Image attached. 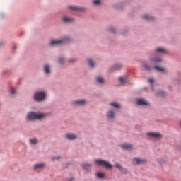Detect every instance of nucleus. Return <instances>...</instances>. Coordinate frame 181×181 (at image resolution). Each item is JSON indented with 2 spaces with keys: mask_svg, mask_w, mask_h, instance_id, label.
<instances>
[{
  "mask_svg": "<svg viewBox=\"0 0 181 181\" xmlns=\"http://www.w3.org/2000/svg\"><path fill=\"white\" fill-rule=\"evenodd\" d=\"M121 148H122V149H132V145L124 144L121 146Z\"/></svg>",
  "mask_w": 181,
  "mask_h": 181,
  "instance_id": "nucleus-12",
  "label": "nucleus"
},
{
  "mask_svg": "<svg viewBox=\"0 0 181 181\" xmlns=\"http://www.w3.org/2000/svg\"><path fill=\"white\" fill-rule=\"evenodd\" d=\"M88 63L90 67H94V66H95V63L93 61H92L91 59H88Z\"/></svg>",
  "mask_w": 181,
  "mask_h": 181,
  "instance_id": "nucleus-17",
  "label": "nucleus"
},
{
  "mask_svg": "<svg viewBox=\"0 0 181 181\" xmlns=\"http://www.w3.org/2000/svg\"><path fill=\"white\" fill-rule=\"evenodd\" d=\"M110 32L114 33V32H115V29H114V28H110Z\"/></svg>",
  "mask_w": 181,
  "mask_h": 181,
  "instance_id": "nucleus-35",
  "label": "nucleus"
},
{
  "mask_svg": "<svg viewBox=\"0 0 181 181\" xmlns=\"http://www.w3.org/2000/svg\"><path fill=\"white\" fill-rule=\"evenodd\" d=\"M119 83H121V84H125V83L127 82V78L120 77L119 78Z\"/></svg>",
  "mask_w": 181,
  "mask_h": 181,
  "instance_id": "nucleus-20",
  "label": "nucleus"
},
{
  "mask_svg": "<svg viewBox=\"0 0 181 181\" xmlns=\"http://www.w3.org/2000/svg\"><path fill=\"white\" fill-rule=\"evenodd\" d=\"M93 4H94V5H100V4H101V1H100V0H93Z\"/></svg>",
  "mask_w": 181,
  "mask_h": 181,
  "instance_id": "nucleus-28",
  "label": "nucleus"
},
{
  "mask_svg": "<svg viewBox=\"0 0 181 181\" xmlns=\"http://www.w3.org/2000/svg\"><path fill=\"white\" fill-rule=\"evenodd\" d=\"M69 9H71L72 11H81V8L74 6H69Z\"/></svg>",
  "mask_w": 181,
  "mask_h": 181,
  "instance_id": "nucleus-21",
  "label": "nucleus"
},
{
  "mask_svg": "<svg viewBox=\"0 0 181 181\" xmlns=\"http://www.w3.org/2000/svg\"><path fill=\"white\" fill-rule=\"evenodd\" d=\"M107 117H108L109 118H114V117H115V113H114V112H113L112 110H110V111L108 112V113H107Z\"/></svg>",
  "mask_w": 181,
  "mask_h": 181,
  "instance_id": "nucleus-22",
  "label": "nucleus"
},
{
  "mask_svg": "<svg viewBox=\"0 0 181 181\" xmlns=\"http://www.w3.org/2000/svg\"><path fill=\"white\" fill-rule=\"evenodd\" d=\"M45 98H46V93L45 92L39 91L35 95V100H36V101H43Z\"/></svg>",
  "mask_w": 181,
  "mask_h": 181,
  "instance_id": "nucleus-3",
  "label": "nucleus"
},
{
  "mask_svg": "<svg viewBox=\"0 0 181 181\" xmlns=\"http://www.w3.org/2000/svg\"><path fill=\"white\" fill-rule=\"evenodd\" d=\"M44 70L47 74H49V73H50V66H49V65H45L44 67Z\"/></svg>",
  "mask_w": 181,
  "mask_h": 181,
  "instance_id": "nucleus-18",
  "label": "nucleus"
},
{
  "mask_svg": "<svg viewBox=\"0 0 181 181\" xmlns=\"http://www.w3.org/2000/svg\"><path fill=\"white\" fill-rule=\"evenodd\" d=\"M66 43H70V38L65 37L59 40H51L50 46H57L59 45H66Z\"/></svg>",
  "mask_w": 181,
  "mask_h": 181,
  "instance_id": "nucleus-2",
  "label": "nucleus"
},
{
  "mask_svg": "<svg viewBox=\"0 0 181 181\" xmlns=\"http://www.w3.org/2000/svg\"><path fill=\"white\" fill-rule=\"evenodd\" d=\"M148 136H152V138H162V135L159 133H148Z\"/></svg>",
  "mask_w": 181,
  "mask_h": 181,
  "instance_id": "nucleus-7",
  "label": "nucleus"
},
{
  "mask_svg": "<svg viewBox=\"0 0 181 181\" xmlns=\"http://www.w3.org/2000/svg\"><path fill=\"white\" fill-rule=\"evenodd\" d=\"M95 176L98 179H104V177L105 176V173H104L103 172H97L95 173Z\"/></svg>",
  "mask_w": 181,
  "mask_h": 181,
  "instance_id": "nucleus-8",
  "label": "nucleus"
},
{
  "mask_svg": "<svg viewBox=\"0 0 181 181\" xmlns=\"http://www.w3.org/2000/svg\"><path fill=\"white\" fill-rule=\"evenodd\" d=\"M110 105L114 107V108H119V105H118L117 103H110Z\"/></svg>",
  "mask_w": 181,
  "mask_h": 181,
  "instance_id": "nucleus-25",
  "label": "nucleus"
},
{
  "mask_svg": "<svg viewBox=\"0 0 181 181\" xmlns=\"http://www.w3.org/2000/svg\"><path fill=\"white\" fill-rule=\"evenodd\" d=\"M83 169H85V170H90L91 169V164L88 163H83L81 165Z\"/></svg>",
  "mask_w": 181,
  "mask_h": 181,
  "instance_id": "nucleus-9",
  "label": "nucleus"
},
{
  "mask_svg": "<svg viewBox=\"0 0 181 181\" xmlns=\"http://www.w3.org/2000/svg\"><path fill=\"white\" fill-rule=\"evenodd\" d=\"M74 180V178H70L69 180H68V181H73Z\"/></svg>",
  "mask_w": 181,
  "mask_h": 181,
  "instance_id": "nucleus-38",
  "label": "nucleus"
},
{
  "mask_svg": "<svg viewBox=\"0 0 181 181\" xmlns=\"http://www.w3.org/2000/svg\"><path fill=\"white\" fill-rule=\"evenodd\" d=\"M66 138L68 139H76V138H77V136L75 134H69L66 135Z\"/></svg>",
  "mask_w": 181,
  "mask_h": 181,
  "instance_id": "nucleus-16",
  "label": "nucleus"
},
{
  "mask_svg": "<svg viewBox=\"0 0 181 181\" xmlns=\"http://www.w3.org/2000/svg\"><path fill=\"white\" fill-rule=\"evenodd\" d=\"M142 19H145L146 21H153V16L146 14L142 16Z\"/></svg>",
  "mask_w": 181,
  "mask_h": 181,
  "instance_id": "nucleus-10",
  "label": "nucleus"
},
{
  "mask_svg": "<svg viewBox=\"0 0 181 181\" xmlns=\"http://www.w3.org/2000/svg\"><path fill=\"white\" fill-rule=\"evenodd\" d=\"M62 21L64 22H74V20L72 18L69 17V16H64L62 18Z\"/></svg>",
  "mask_w": 181,
  "mask_h": 181,
  "instance_id": "nucleus-11",
  "label": "nucleus"
},
{
  "mask_svg": "<svg viewBox=\"0 0 181 181\" xmlns=\"http://www.w3.org/2000/svg\"><path fill=\"white\" fill-rule=\"evenodd\" d=\"M74 104H80L81 105H83V104H86V100H79L74 101Z\"/></svg>",
  "mask_w": 181,
  "mask_h": 181,
  "instance_id": "nucleus-14",
  "label": "nucleus"
},
{
  "mask_svg": "<svg viewBox=\"0 0 181 181\" xmlns=\"http://www.w3.org/2000/svg\"><path fill=\"white\" fill-rule=\"evenodd\" d=\"M146 160L144 158H134L132 160L133 165H142L145 163Z\"/></svg>",
  "mask_w": 181,
  "mask_h": 181,
  "instance_id": "nucleus-5",
  "label": "nucleus"
},
{
  "mask_svg": "<svg viewBox=\"0 0 181 181\" xmlns=\"http://www.w3.org/2000/svg\"><path fill=\"white\" fill-rule=\"evenodd\" d=\"M151 62L153 63H160V62H162V59L160 58H153L151 59Z\"/></svg>",
  "mask_w": 181,
  "mask_h": 181,
  "instance_id": "nucleus-23",
  "label": "nucleus"
},
{
  "mask_svg": "<svg viewBox=\"0 0 181 181\" xmlns=\"http://www.w3.org/2000/svg\"><path fill=\"white\" fill-rule=\"evenodd\" d=\"M64 62V58L59 59V63H60V64H63Z\"/></svg>",
  "mask_w": 181,
  "mask_h": 181,
  "instance_id": "nucleus-33",
  "label": "nucleus"
},
{
  "mask_svg": "<svg viewBox=\"0 0 181 181\" xmlns=\"http://www.w3.org/2000/svg\"><path fill=\"white\" fill-rule=\"evenodd\" d=\"M156 52H157L158 53H165L166 52V49L165 48H157L156 49Z\"/></svg>",
  "mask_w": 181,
  "mask_h": 181,
  "instance_id": "nucleus-19",
  "label": "nucleus"
},
{
  "mask_svg": "<svg viewBox=\"0 0 181 181\" xmlns=\"http://www.w3.org/2000/svg\"><path fill=\"white\" fill-rule=\"evenodd\" d=\"M122 69V64H117L113 66V70H121Z\"/></svg>",
  "mask_w": 181,
  "mask_h": 181,
  "instance_id": "nucleus-13",
  "label": "nucleus"
},
{
  "mask_svg": "<svg viewBox=\"0 0 181 181\" xmlns=\"http://www.w3.org/2000/svg\"><path fill=\"white\" fill-rule=\"evenodd\" d=\"M155 70H157L158 71H165V69L160 67V66H154Z\"/></svg>",
  "mask_w": 181,
  "mask_h": 181,
  "instance_id": "nucleus-27",
  "label": "nucleus"
},
{
  "mask_svg": "<svg viewBox=\"0 0 181 181\" xmlns=\"http://www.w3.org/2000/svg\"><path fill=\"white\" fill-rule=\"evenodd\" d=\"M158 94V95H160V97H165V92H163V91H162V90H159Z\"/></svg>",
  "mask_w": 181,
  "mask_h": 181,
  "instance_id": "nucleus-29",
  "label": "nucleus"
},
{
  "mask_svg": "<svg viewBox=\"0 0 181 181\" xmlns=\"http://www.w3.org/2000/svg\"><path fill=\"white\" fill-rule=\"evenodd\" d=\"M119 170H120L121 173H123L124 175H127V173H128V170L125 168L122 167Z\"/></svg>",
  "mask_w": 181,
  "mask_h": 181,
  "instance_id": "nucleus-24",
  "label": "nucleus"
},
{
  "mask_svg": "<svg viewBox=\"0 0 181 181\" xmlns=\"http://www.w3.org/2000/svg\"><path fill=\"white\" fill-rule=\"evenodd\" d=\"M70 63H73V62H74V59H71L69 60Z\"/></svg>",
  "mask_w": 181,
  "mask_h": 181,
  "instance_id": "nucleus-37",
  "label": "nucleus"
},
{
  "mask_svg": "<svg viewBox=\"0 0 181 181\" xmlns=\"http://www.w3.org/2000/svg\"><path fill=\"white\" fill-rule=\"evenodd\" d=\"M144 69H146V70H151V67H149V66L147 64H144Z\"/></svg>",
  "mask_w": 181,
  "mask_h": 181,
  "instance_id": "nucleus-32",
  "label": "nucleus"
},
{
  "mask_svg": "<svg viewBox=\"0 0 181 181\" xmlns=\"http://www.w3.org/2000/svg\"><path fill=\"white\" fill-rule=\"evenodd\" d=\"M95 163H98V165H100V166H105V168H107V169H111V168H112V165H111L110 163L103 160H95Z\"/></svg>",
  "mask_w": 181,
  "mask_h": 181,
  "instance_id": "nucleus-4",
  "label": "nucleus"
},
{
  "mask_svg": "<svg viewBox=\"0 0 181 181\" xmlns=\"http://www.w3.org/2000/svg\"><path fill=\"white\" fill-rule=\"evenodd\" d=\"M45 116L46 115L45 114L30 112L27 116V119L30 121H33V119H42V118H45Z\"/></svg>",
  "mask_w": 181,
  "mask_h": 181,
  "instance_id": "nucleus-1",
  "label": "nucleus"
},
{
  "mask_svg": "<svg viewBox=\"0 0 181 181\" xmlns=\"http://www.w3.org/2000/svg\"><path fill=\"white\" fill-rule=\"evenodd\" d=\"M148 82L149 83H153V78H149Z\"/></svg>",
  "mask_w": 181,
  "mask_h": 181,
  "instance_id": "nucleus-36",
  "label": "nucleus"
},
{
  "mask_svg": "<svg viewBox=\"0 0 181 181\" xmlns=\"http://www.w3.org/2000/svg\"><path fill=\"white\" fill-rule=\"evenodd\" d=\"M116 168L120 170V169L122 168V166H121V164H116L115 165Z\"/></svg>",
  "mask_w": 181,
  "mask_h": 181,
  "instance_id": "nucleus-34",
  "label": "nucleus"
},
{
  "mask_svg": "<svg viewBox=\"0 0 181 181\" xmlns=\"http://www.w3.org/2000/svg\"><path fill=\"white\" fill-rule=\"evenodd\" d=\"M137 105H149V103L144 99H138L136 100Z\"/></svg>",
  "mask_w": 181,
  "mask_h": 181,
  "instance_id": "nucleus-6",
  "label": "nucleus"
},
{
  "mask_svg": "<svg viewBox=\"0 0 181 181\" xmlns=\"http://www.w3.org/2000/svg\"><path fill=\"white\" fill-rule=\"evenodd\" d=\"M30 142L33 144H37V139H30Z\"/></svg>",
  "mask_w": 181,
  "mask_h": 181,
  "instance_id": "nucleus-30",
  "label": "nucleus"
},
{
  "mask_svg": "<svg viewBox=\"0 0 181 181\" xmlns=\"http://www.w3.org/2000/svg\"><path fill=\"white\" fill-rule=\"evenodd\" d=\"M96 81H98V83H100L101 84L104 83V78H103V77H98L96 78Z\"/></svg>",
  "mask_w": 181,
  "mask_h": 181,
  "instance_id": "nucleus-26",
  "label": "nucleus"
},
{
  "mask_svg": "<svg viewBox=\"0 0 181 181\" xmlns=\"http://www.w3.org/2000/svg\"><path fill=\"white\" fill-rule=\"evenodd\" d=\"M11 95H13L14 94H16V90H15V88H11Z\"/></svg>",
  "mask_w": 181,
  "mask_h": 181,
  "instance_id": "nucleus-31",
  "label": "nucleus"
},
{
  "mask_svg": "<svg viewBox=\"0 0 181 181\" xmlns=\"http://www.w3.org/2000/svg\"><path fill=\"white\" fill-rule=\"evenodd\" d=\"M35 169H42V168H45V163H38L34 166Z\"/></svg>",
  "mask_w": 181,
  "mask_h": 181,
  "instance_id": "nucleus-15",
  "label": "nucleus"
}]
</instances>
